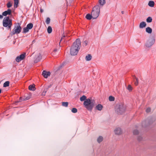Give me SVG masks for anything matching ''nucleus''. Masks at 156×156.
<instances>
[{
  "instance_id": "obj_1",
  "label": "nucleus",
  "mask_w": 156,
  "mask_h": 156,
  "mask_svg": "<svg viewBox=\"0 0 156 156\" xmlns=\"http://www.w3.org/2000/svg\"><path fill=\"white\" fill-rule=\"evenodd\" d=\"M80 41L79 39H77L73 43L70 49V53L72 55H76L80 49Z\"/></svg>"
},
{
  "instance_id": "obj_2",
  "label": "nucleus",
  "mask_w": 156,
  "mask_h": 156,
  "mask_svg": "<svg viewBox=\"0 0 156 156\" xmlns=\"http://www.w3.org/2000/svg\"><path fill=\"white\" fill-rule=\"evenodd\" d=\"M83 104L85 108L88 110L91 111L95 104V102L94 100L88 98L86 99L84 101Z\"/></svg>"
},
{
  "instance_id": "obj_3",
  "label": "nucleus",
  "mask_w": 156,
  "mask_h": 156,
  "mask_svg": "<svg viewBox=\"0 0 156 156\" xmlns=\"http://www.w3.org/2000/svg\"><path fill=\"white\" fill-rule=\"evenodd\" d=\"M126 106L122 103L117 105L115 107V111L119 114H121L126 110Z\"/></svg>"
},
{
  "instance_id": "obj_4",
  "label": "nucleus",
  "mask_w": 156,
  "mask_h": 156,
  "mask_svg": "<svg viewBox=\"0 0 156 156\" xmlns=\"http://www.w3.org/2000/svg\"><path fill=\"white\" fill-rule=\"evenodd\" d=\"M100 11V8L98 5H97L93 8L91 13L93 19H95L98 16Z\"/></svg>"
},
{
  "instance_id": "obj_5",
  "label": "nucleus",
  "mask_w": 156,
  "mask_h": 156,
  "mask_svg": "<svg viewBox=\"0 0 156 156\" xmlns=\"http://www.w3.org/2000/svg\"><path fill=\"white\" fill-rule=\"evenodd\" d=\"M3 25L4 27H8L9 28H10L12 25V20L10 19L9 17H5L3 20Z\"/></svg>"
},
{
  "instance_id": "obj_6",
  "label": "nucleus",
  "mask_w": 156,
  "mask_h": 156,
  "mask_svg": "<svg viewBox=\"0 0 156 156\" xmlns=\"http://www.w3.org/2000/svg\"><path fill=\"white\" fill-rule=\"evenodd\" d=\"M155 41V38L154 36L150 37L145 43L146 47L148 48L151 47L154 44Z\"/></svg>"
},
{
  "instance_id": "obj_7",
  "label": "nucleus",
  "mask_w": 156,
  "mask_h": 156,
  "mask_svg": "<svg viewBox=\"0 0 156 156\" xmlns=\"http://www.w3.org/2000/svg\"><path fill=\"white\" fill-rule=\"evenodd\" d=\"M21 29L22 28L20 25L19 23H18L15 26L12 33V35H14L15 34H19L21 31Z\"/></svg>"
},
{
  "instance_id": "obj_8",
  "label": "nucleus",
  "mask_w": 156,
  "mask_h": 156,
  "mask_svg": "<svg viewBox=\"0 0 156 156\" xmlns=\"http://www.w3.org/2000/svg\"><path fill=\"white\" fill-rule=\"evenodd\" d=\"M26 53H24L20 55L19 56L17 57L16 58V61L17 62H19L21 60H23L25 58Z\"/></svg>"
},
{
  "instance_id": "obj_9",
  "label": "nucleus",
  "mask_w": 156,
  "mask_h": 156,
  "mask_svg": "<svg viewBox=\"0 0 156 156\" xmlns=\"http://www.w3.org/2000/svg\"><path fill=\"white\" fill-rule=\"evenodd\" d=\"M114 132L117 135H120L122 133V131L120 127H117L114 130Z\"/></svg>"
},
{
  "instance_id": "obj_10",
  "label": "nucleus",
  "mask_w": 156,
  "mask_h": 156,
  "mask_svg": "<svg viewBox=\"0 0 156 156\" xmlns=\"http://www.w3.org/2000/svg\"><path fill=\"white\" fill-rule=\"evenodd\" d=\"M42 74L44 78H47L48 76H50V73L49 72H47L46 71L44 70L42 72Z\"/></svg>"
},
{
  "instance_id": "obj_11",
  "label": "nucleus",
  "mask_w": 156,
  "mask_h": 156,
  "mask_svg": "<svg viewBox=\"0 0 156 156\" xmlns=\"http://www.w3.org/2000/svg\"><path fill=\"white\" fill-rule=\"evenodd\" d=\"M11 12V10L10 9H8L7 10L5 11L2 13V15L4 16H6L7 15H10Z\"/></svg>"
},
{
  "instance_id": "obj_12",
  "label": "nucleus",
  "mask_w": 156,
  "mask_h": 156,
  "mask_svg": "<svg viewBox=\"0 0 156 156\" xmlns=\"http://www.w3.org/2000/svg\"><path fill=\"white\" fill-rule=\"evenodd\" d=\"M146 26V23L144 22H142L140 23L139 27L140 28H143L145 27Z\"/></svg>"
},
{
  "instance_id": "obj_13",
  "label": "nucleus",
  "mask_w": 156,
  "mask_h": 156,
  "mask_svg": "<svg viewBox=\"0 0 156 156\" xmlns=\"http://www.w3.org/2000/svg\"><path fill=\"white\" fill-rule=\"evenodd\" d=\"M102 105L100 104H99L96 106V109L98 111H101L102 109Z\"/></svg>"
},
{
  "instance_id": "obj_14",
  "label": "nucleus",
  "mask_w": 156,
  "mask_h": 156,
  "mask_svg": "<svg viewBox=\"0 0 156 156\" xmlns=\"http://www.w3.org/2000/svg\"><path fill=\"white\" fill-rule=\"evenodd\" d=\"M42 58L41 55H38L36 59L34 60V62L35 63H37Z\"/></svg>"
},
{
  "instance_id": "obj_15",
  "label": "nucleus",
  "mask_w": 156,
  "mask_h": 156,
  "mask_svg": "<svg viewBox=\"0 0 156 156\" xmlns=\"http://www.w3.org/2000/svg\"><path fill=\"white\" fill-rule=\"evenodd\" d=\"M35 85L34 84L30 85L29 87V89L30 90H35Z\"/></svg>"
},
{
  "instance_id": "obj_16",
  "label": "nucleus",
  "mask_w": 156,
  "mask_h": 156,
  "mask_svg": "<svg viewBox=\"0 0 156 156\" xmlns=\"http://www.w3.org/2000/svg\"><path fill=\"white\" fill-rule=\"evenodd\" d=\"M146 31L149 34H151L152 32V29L150 27H148L146 28Z\"/></svg>"
},
{
  "instance_id": "obj_17",
  "label": "nucleus",
  "mask_w": 156,
  "mask_h": 156,
  "mask_svg": "<svg viewBox=\"0 0 156 156\" xmlns=\"http://www.w3.org/2000/svg\"><path fill=\"white\" fill-rule=\"evenodd\" d=\"M103 137L101 136H100L98 138L97 141L99 143H100L103 141Z\"/></svg>"
},
{
  "instance_id": "obj_18",
  "label": "nucleus",
  "mask_w": 156,
  "mask_h": 156,
  "mask_svg": "<svg viewBox=\"0 0 156 156\" xmlns=\"http://www.w3.org/2000/svg\"><path fill=\"white\" fill-rule=\"evenodd\" d=\"M154 1H150L148 3V5L151 7H153L154 6Z\"/></svg>"
},
{
  "instance_id": "obj_19",
  "label": "nucleus",
  "mask_w": 156,
  "mask_h": 156,
  "mask_svg": "<svg viewBox=\"0 0 156 156\" xmlns=\"http://www.w3.org/2000/svg\"><path fill=\"white\" fill-rule=\"evenodd\" d=\"M92 58V56L90 55L89 54L87 56H86L85 57V59L86 61H90Z\"/></svg>"
},
{
  "instance_id": "obj_20",
  "label": "nucleus",
  "mask_w": 156,
  "mask_h": 156,
  "mask_svg": "<svg viewBox=\"0 0 156 156\" xmlns=\"http://www.w3.org/2000/svg\"><path fill=\"white\" fill-rule=\"evenodd\" d=\"M99 4L101 5H103L105 3V0H99Z\"/></svg>"
},
{
  "instance_id": "obj_21",
  "label": "nucleus",
  "mask_w": 156,
  "mask_h": 156,
  "mask_svg": "<svg viewBox=\"0 0 156 156\" xmlns=\"http://www.w3.org/2000/svg\"><path fill=\"white\" fill-rule=\"evenodd\" d=\"M86 17L87 20H90L92 18V16L91 14H88L86 15Z\"/></svg>"
},
{
  "instance_id": "obj_22",
  "label": "nucleus",
  "mask_w": 156,
  "mask_h": 156,
  "mask_svg": "<svg viewBox=\"0 0 156 156\" xmlns=\"http://www.w3.org/2000/svg\"><path fill=\"white\" fill-rule=\"evenodd\" d=\"M29 30L32 29L33 27V24L32 23H30L27 25L26 27Z\"/></svg>"
},
{
  "instance_id": "obj_23",
  "label": "nucleus",
  "mask_w": 156,
  "mask_h": 156,
  "mask_svg": "<svg viewBox=\"0 0 156 156\" xmlns=\"http://www.w3.org/2000/svg\"><path fill=\"white\" fill-rule=\"evenodd\" d=\"M30 98V97H27L26 98H20L19 101H25L26 100H28Z\"/></svg>"
},
{
  "instance_id": "obj_24",
  "label": "nucleus",
  "mask_w": 156,
  "mask_h": 156,
  "mask_svg": "<svg viewBox=\"0 0 156 156\" xmlns=\"http://www.w3.org/2000/svg\"><path fill=\"white\" fill-rule=\"evenodd\" d=\"M23 32L24 33H26L29 31V29L26 27L23 28Z\"/></svg>"
},
{
  "instance_id": "obj_25",
  "label": "nucleus",
  "mask_w": 156,
  "mask_h": 156,
  "mask_svg": "<svg viewBox=\"0 0 156 156\" xmlns=\"http://www.w3.org/2000/svg\"><path fill=\"white\" fill-rule=\"evenodd\" d=\"M152 18L151 17H148L146 19V21L147 23H151L152 21Z\"/></svg>"
},
{
  "instance_id": "obj_26",
  "label": "nucleus",
  "mask_w": 156,
  "mask_h": 156,
  "mask_svg": "<svg viewBox=\"0 0 156 156\" xmlns=\"http://www.w3.org/2000/svg\"><path fill=\"white\" fill-rule=\"evenodd\" d=\"M52 31V28L51 27L49 26L47 29V31L48 33L50 34L51 33Z\"/></svg>"
},
{
  "instance_id": "obj_27",
  "label": "nucleus",
  "mask_w": 156,
  "mask_h": 156,
  "mask_svg": "<svg viewBox=\"0 0 156 156\" xmlns=\"http://www.w3.org/2000/svg\"><path fill=\"white\" fill-rule=\"evenodd\" d=\"M14 6L16 8L18 3V0H14Z\"/></svg>"
},
{
  "instance_id": "obj_28",
  "label": "nucleus",
  "mask_w": 156,
  "mask_h": 156,
  "mask_svg": "<svg viewBox=\"0 0 156 156\" xmlns=\"http://www.w3.org/2000/svg\"><path fill=\"white\" fill-rule=\"evenodd\" d=\"M9 82L8 81L5 82L3 84V87H6L9 86Z\"/></svg>"
},
{
  "instance_id": "obj_29",
  "label": "nucleus",
  "mask_w": 156,
  "mask_h": 156,
  "mask_svg": "<svg viewBox=\"0 0 156 156\" xmlns=\"http://www.w3.org/2000/svg\"><path fill=\"white\" fill-rule=\"evenodd\" d=\"M68 105V102H62V105L64 107H67Z\"/></svg>"
},
{
  "instance_id": "obj_30",
  "label": "nucleus",
  "mask_w": 156,
  "mask_h": 156,
  "mask_svg": "<svg viewBox=\"0 0 156 156\" xmlns=\"http://www.w3.org/2000/svg\"><path fill=\"white\" fill-rule=\"evenodd\" d=\"M86 97L85 95L83 96L82 97L80 98V100L81 101H83L84 100H85L86 99Z\"/></svg>"
},
{
  "instance_id": "obj_31",
  "label": "nucleus",
  "mask_w": 156,
  "mask_h": 156,
  "mask_svg": "<svg viewBox=\"0 0 156 156\" xmlns=\"http://www.w3.org/2000/svg\"><path fill=\"white\" fill-rule=\"evenodd\" d=\"M109 100L110 101H113L115 100V98L112 96L109 97Z\"/></svg>"
},
{
  "instance_id": "obj_32",
  "label": "nucleus",
  "mask_w": 156,
  "mask_h": 156,
  "mask_svg": "<svg viewBox=\"0 0 156 156\" xmlns=\"http://www.w3.org/2000/svg\"><path fill=\"white\" fill-rule=\"evenodd\" d=\"M58 50L56 49H55L53 51L52 53V55L53 56L57 54L56 52H57Z\"/></svg>"
},
{
  "instance_id": "obj_33",
  "label": "nucleus",
  "mask_w": 156,
  "mask_h": 156,
  "mask_svg": "<svg viewBox=\"0 0 156 156\" xmlns=\"http://www.w3.org/2000/svg\"><path fill=\"white\" fill-rule=\"evenodd\" d=\"M133 134L134 135H136L138 134L139 132L138 131L137 129H135L133 130Z\"/></svg>"
},
{
  "instance_id": "obj_34",
  "label": "nucleus",
  "mask_w": 156,
  "mask_h": 156,
  "mask_svg": "<svg viewBox=\"0 0 156 156\" xmlns=\"http://www.w3.org/2000/svg\"><path fill=\"white\" fill-rule=\"evenodd\" d=\"M127 89L129 91H131L132 90V87L130 85H129L128 86Z\"/></svg>"
},
{
  "instance_id": "obj_35",
  "label": "nucleus",
  "mask_w": 156,
  "mask_h": 156,
  "mask_svg": "<svg viewBox=\"0 0 156 156\" xmlns=\"http://www.w3.org/2000/svg\"><path fill=\"white\" fill-rule=\"evenodd\" d=\"M72 112L73 113H76L77 112V110L75 108H73L72 110Z\"/></svg>"
},
{
  "instance_id": "obj_36",
  "label": "nucleus",
  "mask_w": 156,
  "mask_h": 156,
  "mask_svg": "<svg viewBox=\"0 0 156 156\" xmlns=\"http://www.w3.org/2000/svg\"><path fill=\"white\" fill-rule=\"evenodd\" d=\"M50 19L48 17L47 18L46 20V23L47 24H48L50 23Z\"/></svg>"
},
{
  "instance_id": "obj_37",
  "label": "nucleus",
  "mask_w": 156,
  "mask_h": 156,
  "mask_svg": "<svg viewBox=\"0 0 156 156\" xmlns=\"http://www.w3.org/2000/svg\"><path fill=\"white\" fill-rule=\"evenodd\" d=\"M88 44V41H84L83 43V44L84 46H86Z\"/></svg>"
},
{
  "instance_id": "obj_38",
  "label": "nucleus",
  "mask_w": 156,
  "mask_h": 156,
  "mask_svg": "<svg viewBox=\"0 0 156 156\" xmlns=\"http://www.w3.org/2000/svg\"><path fill=\"white\" fill-rule=\"evenodd\" d=\"M136 79V81L135 82V84L136 85H137L138 83V79L137 78H135Z\"/></svg>"
},
{
  "instance_id": "obj_39",
  "label": "nucleus",
  "mask_w": 156,
  "mask_h": 156,
  "mask_svg": "<svg viewBox=\"0 0 156 156\" xmlns=\"http://www.w3.org/2000/svg\"><path fill=\"white\" fill-rule=\"evenodd\" d=\"M66 36H65V35H63L62 36V37H61V40H60V42H61V41H63V40H65V39H64V38L66 37Z\"/></svg>"
},
{
  "instance_id": "obj_40",
  "label": "nucleus",
  "mask_w": 156,
  "mask_h": 156,
  "mask_svg": "<svg viewBox=\"0 0 156 156\" xmlns=\"http://www.w3.org/2000/svg\"><path fill=\"white\" fill-rule=\"evenodd\" d=\"M12 6V4L10 2H8L7 4V7L9 8L11 7Z\"/></svg>"
},
{
  "instance_id": "obj_41",
  "label": "nucleus",
  "mask_w": 156,
  "mask_h": 156,
  "mask_svg": "<svg viewBox=\"0 0 156 156\" xmlns=\"http://www.w3.org/2000/svg\"><path fill=\"white\" fill-rule=\"evenodd\" d=\"M151 108H147L146 110V112H147L148 113L150 112Z\"/></svg>"
},
{
  "instance_id": "obj_42",
  "label": "nucleus",
  "mask_w": 156,
  "mask_h": 156,
  "mask_svg": "<svg viewBox=\"0 0 156 156\" xmlns=\"http://www.w3.org/2000/svg\"><path fill=\"white\" fill-rule=\"evenodd\" d=\"M147 122V121H146L145 122H143L142 123L143 126H144V125L145 123H146Z\"/></svg>"
},
{
  "instance_id": "obj_43",
  "label": "nucleus",
  "mask_w": 156,
  "mask_h": 156,
  "mask_svg": "<svg viewBox=\"0 0 156 156\" xmlns=\"http://www.w3.org/2000/svg\"><path fill=\"white\" fill-rule=\"evenodd\" d=\"M3 15H0V19H2L3 18Z\"/></svg>"
},
{
  "instance_id": "obj_44",
  "label": "nucleus",
  "mask_w": 156,
  "mask_h": 156,
  "mask_svg": "<svg viewBox=\"0 0 156 156\" xmlns=\"http://www.w3.org/2000/svg\"><path fill=\"white\" fill-rule=\"evenodd\" d=\"M138 140H139L140 141V140H142V137H140H140H138Z\"/></svg>"
},
{
  "instance_id": "obj_45",
  "label": "nucleus",
  "mask_w": 156,
  "mask_h": 156,
  "mask_svg": "<svg viewBox=\"0 0 156 156\" xmlns=\"http://www.w3.org/2000/svg\"><path fill=\"white\" fill-rule=\"evenodd\" d=\"M43 9H41V12H43Z\"/></svg>"
},
{
  "instance_id": "obj_46",
  "label": "nucleus",
  "mask_w": 156,
  "mask_h": 156,
  "mask_svg": "<svg viewBox=\"0 0 156 156\" xmlns=\"http://www.w3.org/2000/svg\"><path fill=\"white\" fill-rule=\"evenodd\" d=\"M121 13L122 14H124V12L123 11H122L121 12Z\"/></svg>"
},
{
  "instance_id": "obj_47",
  "label": "nucleus",
  "mask_w": 156,
  "mask_h": 156,
  "mask_svg": "<svg viewBox=\"0 0 156 156\" xmlns=\"http://www.w3.org/2000/svg\"><path fill=\"white\" fill-rule=\"evenodd\" d=\"M1 90L0 89V93H1Z\"/></svg>"
},
{
  "instance_id": "obj_48",
  "label": "nucleus",
  "mask_w": 156,
  "mask_h": 156,
  "mask_svg": "<svg viewBox=\"0 0 156 156\" xmlns=\"http://www.w3.org/2000/svg\"><path fill=\"white\" fill-rule=\"evenodd\" d=\"M15 41H14V44L15 43Z\"/></svg>"
}]
</instances>
